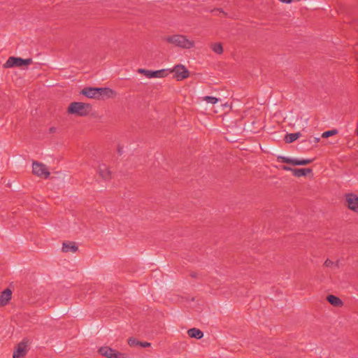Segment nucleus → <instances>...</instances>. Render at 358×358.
Instances as JSON below:
<instances>
[{"label":"nucleus","instance_id":"12","mask_svg":"<svg viewBox=\"0 0 358 358\" xmlns=\"http://www.w3.org/2000/svg\"><path fill=\"white\" fill-rule=\"evenodd\" d=\"M99 176L104 180H109L111 177V172L106 164H100L98 167Z\"/></svg>","mask_w":358,"mask_h":358},{"label":"nucleus","instance_id":"30","mask_svg":"<svg viewBox=\"0 0 358 358\" xmlns=\"http://www.w3.org/2000/svg\"><path fill=\"white\" fill-rule=\"evenodd\" d=\"M319 140H320V138H315V143H317V142L319 141Z\"/></svg>","mask_w":358,"mask_h":358},{"label":"nucleus","instance_id":"11","mask_svg":"<svg viewBox=\"0 0 358 358\" xmlns=\"http://www.w3.org/2000/svg\"><path fill=\"white\" fill-rule=\"evenodd\" d=\"M12 292L10 289H6L0 295V307L6 306L11 299Z\"/></svg>","mask_w":358,"mask_h":358},{"label":"nucleus","instance_id":"16","mask_svg":"<svg viewBox=\"0 0 358 358\" xmlns=\"http://www.w3.org/2000/svg\"><path fill=\"white\" fill-rule=\"evenodd\" d=\"M327 300L331 305L338 307L343 305V301L337 296L334 295H329L327 298Z\"/></svg>","mask_w":358,"mask_h":358},{"label":"nucleus","instance_id":"4","mask_svg":"<svg viewBox=\"0 0 358 358\" xmlns=\"http://www.w3.org/2000/svg\"><path fill=\"white\" fill-rule=\"evenodd\" d=\"M32 59H22L20 57H10L6 62L3 64V67L6 69L12 67H21L22 66H27L32 64Z\"/></svg>","mask_w":358,"mask_h":358},{"label":"nucleus","instance_id":"29","mask_svg":"<svg viewBox=\"0 0 358 358\" xmlns=\"http://www.w3.org/2000/svg\"><path fill=\"white\" fill-rule=\"evenodd\" d=\"M196 275H197V274H196V273H191V276H192V278H196Z\"/></svg>","mask_w":358,"mask_h":358},{"label":"nucleus","instance_id":"19","mask_svg":"<svg viewBox=\"0 0 358 358\" xmlns=\"http://www.w3.org/2000/svg\"><path fill=\"white\" fill-rule=\"evenodd\" d=\"M213 51L217 54H222L223 52V48L221 43H214L211 45Z\"/></svg>","mask_w":358,"mask_h":358},{"label":"nucleus","instance_id":"28","mask_svg":"<svg viewBox=\"0 0 358 358\" xmlns=\"http://www.w3.org/2000/svg\"><path fill=\"white\" fill-rule=\"evenodd\" d=\"M55 130H56V129H55V127H51V128H50V133H53V132H55Z\"/></svg>","mask_w":358,"mask_h":358},{"label":"nucleus","instance_id":"17","mask_svg":"<svg viewBox=\"0 0 358 358\" xmlns=\"http://www.w3.org/2000/svg\"><path fill=\"white\" fill-rule=\"evenodd\" d=\"M301 134L300 132L287 134L285 137V141L287 143H291L296 141V139H298L301 136Z\"/></svg>","mask_w":358,"mask_h":358},{"label":"nucleus","instance_id":"25","mask_svg":"<svg viewBox=\"0 0 358 358\" xmlns=\"http://www.w3.org/2000/svg\"><path fill=\"white\" fill-rule=\"evenodd\" d=\"M150 345H151V343H148V342L140 341V343H139V346H141L142 348H147V347H150Z\"/></svg>","mask_w":358,"mask_h":358},{"label":"nucleus","instance_id":"24","mask_svg":"<svg viewBox=\"0 0 358 358\" xmlns=\"http://www.w3.org/2000/svg\"><path fill=\"white\" fill-rule=\"evenodd\" d=\"M278 159H280L283 163L290 164L292 165L294 164V159H291L287 157H278Z\"/></svg>","mask_w":358,"mask_h":358},{"label":"nucleus","instance_id":"2","mask_svg":"<svg viewBox=\"0 0 358 358\" xmlns=\"http://www.w3.org/2000/svg\"><path fill=\"white\" fill-rule=\"evenodd\" d=\"M164 40L169 43L185 49H189L194 45L193 41H190L185 36L180 34L168 36L165 37Z\"/></svg>","mask_w":358,"mask_h":358},{"label":"nucleus","instance_id":"23","mask_svg":"<svg viewBox=\"0 0 358 358\" xmlns=\"http://www.w3.org/2000/svg\"><path fill=\"white\" fill-rule=\"evenodd\" d=\"M337 133H338V131L336 129L329 130V131H324L322 134V137L328 138L331 136L336 134Z\"/></svg>","mask_w":358,"mask_h":358},{"label":"nucleus","instance_id":"14","mask_svg":"<svg viewBox=\"0 0 358 358\" xmlns=\"http://www.w3.org/2000/svg\"><path fill=\"white\" fill-rule=\"evenodd\" d=\"M313 170L310 168L306 169H294L292 170V173L296 177L305 176L308 173H312Z\"/></svg>","mask_w":358,"mask_h":358},{"label":"nucleus","instance_id":"1","mask_svg":"<svg viewBox=\"0 0 358 358\" xmlns=\"http://www.w3.org/2000/svg\"><path fill=\"white\" fill-rule=\"evenodd\" d=\"M113 91L106 87H85L80 92L83 95L91 99H101L104 96H109Z\"/></svg>","mask_w":358,"mask_h":358},{"label":"nucleus","instance_id":"10","mask_svg":"<svg viewBox=\"0 0 358 358\" xmlns=\"http://www.w3.org/2000/svg\"><path fill=\"white\" fill-rule=\"evenodd\" d=\"M348 207L355 212H358V196L354 194H348L345 198Z\"/></svg>","mask_w":358,"mask_h":358},{"label":"nucleus","instance_id":"20","mask_svg":"<svg viewBox=\"0 0 358 358\" xmlns=\"http://www.w3.org/2000/svg\"><path fill=\"white\" fill-rule=\"evenodd\" d=\"M324 265L326 266V267H331V266H335L336 268H338L339 267V261H336V262H332L331 260L327 259L325 262H324Z\"/></svg>","mask_w":358,"mask_h":358},{"label":"nucleus","instance_id":"8","mask_svg":"<svg viewBox=\"0 0 358 358\" xmlns=\"http://www.w3.org/2000/svg\"><path fill=\"white\" fill-rule=\"evenodd\" d=\"M171 72L175 73L173 77L178 81L187 78L189 75V71L181 64L175 66Z\"/></svg>","mask_w":358,"mask_h":358},{"label":"nucleus","instance_id":"7","mask_svg":"<svg viewBox=\"0 0 358 358\" xmlns=\"http://www.w3.org/2000/svg\"><path fill=\"white\" fill-rule=\"evenodd\" d=\"M139 73L145 75L148 78H164L168 75L167 71L166 69H161L158 71H150L146 70L144 69H139L138 70Z\"/></svg>","mask_w":358,"mask_h":358},{"label":"nucleus","instance_id":"6","mask_svg":"<svg viewBox=\"0 0 358 358\" xmlns=\"http://www.w3.org/2000/svg\"><path fill=\"white\" fill-rule=\"evenodd\" d=\"M33 173L39 177L48 178L50 176V172L46 166L38 162H34L32 164Z\"/></svg>","mask_w":358,"mask_h":358},{"label":"nucleus","instance_id":"9","mask_svg":"<svg viewBox=\"0 0 358 358\" xmlns=\"http://www.w3.org/2000/svg\"><path fill=\"white\" fill-rule=\"evenodd\" d=\"M27 353V343L23 340L19 343L13 352V358H23Z\"/></svg>","mask_w":358,"mask_h":358},{"label":"nucleus","instance_id":"13","mask_svg":"<svg viewBox=\"0 0 358 358\" xmlns=\"http://www.w3.org/2000/svg\"><path fill=\"white\" fill-rule=\"evenodd\" d=\"M188 336L191 338L201 339L203 336V333L200 329L192 328L187 331Z\"/></svg>","mask_w":358,"mask_h":358},{"label":"nucleus","instance_id":"18","mask_svg":"<svg viewBox=\"0 0 358 358\" xmlns=\"http://www.w3.org/2000/svg\"><path fill=\"white\" fill-rule=\"evenodd\" d=\"M314 159H294V166H303L307 165L313 162Z\"/></svg>","mask_w":358,"mask_h":358},{"label":"nucleus","instance_id":"26","mask_svg":"<svg viewBox=\"0 0 358 358\" xmlns=\"http://www.w3.org/2000/svg\"><path fill=\"white\" fill-rule=\"evenodd\" d=\"M212 12L219 13H223L225 16H227V14L223 11L222 8H217L212 10Z\"/></svg>","mask_w":358,"mask_h":358},{"label":"nucleus","instance_id":"22","mask_svg":"<svg viewBox=\"0 0 358 358\" xmlns=\"http://www.w3.org/2000/svg\"><path fill=\"white\" fill-rule=\"evenodd\" d=\"M140 341L135 338H129L128 339V344L131 347L139 346Z\"/></svg>","mask_w":358,"mask_h":358},{"label":"nucleus","instance_id":"5","mask_svg":"<svg viewBox=\"0 0 358 358\" xmlns=\"http://www.w3.org/2000/svg\"><path fill=\"white\" fill-rule=\"evenodd\" d=\"M98 352L106 358H127L125 354L120 352L108 346L99 348Z\"/></svg>","mask_w":358,"mask_h":358},{"label":"nucleus","instance_id":"15","mask_svg":"<svg viewBox=\"0 0 358 358\" xmlns=\"http://www.w3.org/2000/svg\"><path fill=\"white\" fill-rule=\"evenodd\" d=\"M78 250V246L73 243H63L62 251L64 252H76Z\"/></svg>","mask_w":358,"mask_h":358},{"label":"nucleus","instance_id":"27","mask_svg":"<svg viewBox=\"0 0 358 358\" xmlns=\"http://www.w3.org/2000/svg\"><path fill=\"white\" fill-rule=\"evenodd\" d=\"M282 169L286 170V171H292V170H294V169L291 168V167H289V166H284L282 167Z\"/></svg>","mask_w":358,"mask_h":358},{"label":"nucleus","instance_id":"3","mask_svg":"<svg viewBox=\"0 0 358 358\" xmlns=\"http://www.w3.org/2000/svg\"><path fill=\"white\" fill-rule=\"evenodd\" d=\"M92 109V106L90 103L83 102H72L70 103L67 111L69 114L84 117L87 115Z\"/></svg>","mask_w":358,"mask_h":358},{"label":"nucleus","instance_id":"21","mask_svg":"<svg viewBox=\"0 0 358 358\" xmlns=\"http://www.w3.org/2000/svg\"><path fill=\"white\" fill-rule=\"evenodd\" d=\"M203 100L208 103L215 104L218 101V99L214 96H206L203 97Z\"/></svg>","mask_w":358,"mask_h":358}]
</instances>
